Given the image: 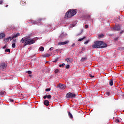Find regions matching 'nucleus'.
<instances>
[{
  "label": "nucleus",
  "mask_w": 124,
  "mask_h": 124,
  "mask_svg": "<svg viewBox=\"0 0 124 124\" xmlns=\"http://www.w3.org/2000/svg\"><path fill=\"white\" fill-rule=\"evenodd\" d=\"M6 45H5L3 47V49H5V48H6Z\"/></svg>",
  "instance_id": "nucleus-47"
},
{
  "label": "nucleus",
  "mask_w": 124,
  "mask_h": 124,
  "mask_svg": "<svg viewBox=\"0 0 124 124\" xmlns=\"http://www.w3.org/2000/svg\"><path fill=\"white\" fill-rule=\"evenodd\" d=\"M64 65H65V64L64 63H63L62 64H60V65H59V67H62H62L64 66Z\"/></svg>",
  "instance_id": "nucleus-26"
},
{
  "label": "nucleus",
  "mask_w": 124,
  "mask_h": 124,
  "mask_svg": "<svg viewBox=\"0 0 124 124\" xmlns=\"http://www.w3.org/2000/svg\"><path fill=\"white\" fill-rule=\"evenodd\" d=\"M3 3V0H0V4H2Z\"/></svg>",
  "instance_id": "nucleus-36"
},
{
  "label": "nucleus",
  "mask_w": 124,
  "mask_h": 124,
  "mask_svg": "<svg viewBox=\"0 0 124 124\" xmlns=\"http://www.w3.org/2000/svg\"><path fill=\"white\" fill-rule=\"evenodd\" d=\"M8 7V5H6V7Z\"/></svg>",
  "instance_id": "nucleus-52"
},
{
  "label": "nucleus",
  "mask_w": 124,
  "mask_h": 124,
  "mask_svg": "<svg viewBox=\"0 0 124 124\" xmlns=\"http://www.w3.org/2000/svg\"><path fill=\"white\" fill-rule=\"evenodd\" d=\"M50 102H49V101L47 100H45L44 101V105H46V106H49V104Z\"/></svg>",
  "instance_id": "nucleus-11"
},
{
  "label": "nucleus",
  "mask_w": 124,
  "mask_h": 124,
  "mask_svg": "<svg viewBox=\"0 0 124 124\" xmlns=\"http://www.w3.org/2000/svg\"><path fill=\"white\" fill-rule=\"evenodd\" d=\"M7 67V64L5 63H1L0 64V70H4L5 68Z\"/></svg>",
  "instance_id": "nucleus-5"
},
{
  "label": "nucleus",
  "mask_w": 124,
  "mask_h": 124,
  "mask_svg": "<svg viewBox=\"0 0 124 124\" xmlns=\"http://www.w3.org/2000/svg\"><path fill=\"white\" fill-rule=\"evenodd\" d=\"M82 32H83V30H81L80 33L77 34V36H78V35H80V34H81V33H82Z\"/></svg>",
  "instance_id": "nucleus-32"
},
{
  "label": "nucleus",
  "mask_w": 124,
  "mask_h": 124,
  "mask_svg": "<svg viewBox=\"0 0 124 124\" xmlns=\"http://www.w3.org/2000/svg\"><path fill=\"white\" fill-rule=\"evenodd\" d=\"M124 32V31H122V32H120V33H123Z\"/></svg>",
  "instance_id": "nucleus-50"
},
{
  "label": "nucleus",
  "mask_w": 124,
  "mask_h": 124,
  "mask_svg": "<svg viewBox=\"0 0 124 124\" xmlns=\"http://www.w3.org/2000/svg\"><path fill=\"white\" fill-rule=\"evenodd\" d=\"M58 87L62 90H64V89H65V88H66L65 85L64 84H60L58 86Z\"/></svg>",
  "instance_id": "nucleus-9"
},
{
  "label": "nucleus",
  "mask_w": 124,
  "mask_h": 124,
  "mask_svg": "<svg viewBox=\"0 0 124 124\" xmlns=\"http://www.w3.org/2000/svg\"><path fill=\"white\" fill-rule=\"evenodd\" d=\"M85 38H86V37L84 36L82 38H80L79 39L78 41H82V40H84V39H85Z\"/></svg>",
  "instance_id": "nucleus-24"
},
{
  "label": "nucleus",
  "mask_w": 124,
  "mask_h": 124,
  "mask_svg": "<svg viewBox=\"0 0 124 124\" xmlns=\"http://www.w3.org/2000/svg\"><path fill=\"white\" fill-rule=\"evenodd\" d=\"M20 3L22 5H26L27 2L25 0H21L20 1Z\"/></svg>",
  "instance_id": "nucleus-10"
},
{
  "label": "nucleus",
  "mask_w": 124,
  "mask_h": 124,
  "mask_svg": "<svg viewBox=\"0 0 124 124\" xmlns=\"http://www.w3.org/2000/svg\"><path fill=\"white\" fill-rule=\"evenodd\" d=\"M51 97H52V96H51V95H47V98H48V99H51Z\"/></svg>",
  "instance_id": "nucleus-28"
},
{
  "label": "nucleus",
  "mask_w": 124,
  "mask_h": 124,
  "mask_svg": "<svg viewBox=\"0 0 124 124\" xmlns=\"http://www.w3.org/2000/svg\"><path fill=\"white\" fill-rule=\"evenodd\" d=\"M42 20H43V19L42 18H39L37 21V23H40V22H41L42 21Z\"/></svg>",
  "instance_id": "nucleus-22"
},
{
  "label": "nucleus",
  "mask_w": 124,
  "mask_h": 124,
  "mask_svg": "<svg viewBox=\"0 0 124 124\" xmlns=\"http://www.w3.org/2000/svg\"><path fill=\"white\" fill-rule=\"evenodd\" d=\"M61 50H62V49L58 48V49H56L55 51H56V52H59V51H61Z\"/></svg>",
  "instance_id": "nucleus-37"
},
{
  "label": "nucleus",
  "mask_w": 124,
  "mask_h": 124,
  "mask_svg": "<svg viewBox=\"0 0 124 124\" xmlns=\"http://www.w3.org/2000/svg\"><path fill=\"white\" fill-rule=\"evenodd\" d=\"M35 41L33 39H31L30 37H24L22 38L20 40V43L21 44H23V46L25 47L27 46V45H31V44H33Z\"/></svg>",
  "instance_id": "nucleus-1"
},
{
  "label": "nucleus",
  "mask_w": 124,
  "mask_h": 124,
  "mask_svg": "<svg viewBox=\"0 0 124 124\" xmlns=\"http://www.w3.org/2000/svg\"><path fill=\"white\" fill-rule=\"evenodd\" d=\"M29 77H31V75H29Z\"/></svg>",
  "instance_id": "nucleus-51"
},
{
  "label": "nucleus",
  "mask_w": 124,
  "mask_h": 124,
  "mask_svg": "<svg viewBox=\"0 0 124 124\" xmlns=\"http://www.w3.org/2000/svg\"><path fill=\"white\" fill-rule=\"evenodd\" d=\"M18 36H20V33H17L16 34L14 35L12 38H15L16 37H18Z\"/></svg>",
  "instance_id": "nucleus-13"
},
{
  "label": "nucleus",
  "mask_w": 124,
  "mask_h": 124,
  "mask_svg": "<svg viewBox=\"0 0 124 124\" xmlns=\"http://www.w3.org/2000/svg\"><path fill=\"white\" fill-rule=\"evenodd\" d=\"M74 46H75V44H73L72 45V47H74Z\"/></svg>",
  "instance_id": "nucleus-48"
},
{
  "label": "nucleus",
  "mask_w": 124,
  "mask_h": 124,
  "mask_svg": "<svg viewBox=\"0 0 124 124\" xmlns=\"http://www.w3.org/2000/svg\"><path fill=\"white\" fill-rule=\"evenodd\" d=\"M50 56H51V54L47 53L46 54H45V56L46 57V58H49V57H50Z\"/></svg>",
  "instance_id": "nucleus-21"
},
{
  "label": "nucleus",
  "mask_w": 124,
  "mask_h": 124,
  "mask_svg": "<svg viewBox=\"0 0 124 124\" xmlns=\"http://www.w3.org/2000/svg\"><path fill=\"white\" fill-rule=\"evenodd\" d=\"M58 62V59H55V61H53V62Z\"/></svg>",
  "instance_id": "nucleus-45"
},
{
  "label": "nucleus",
  "mask_w": 124,
  "mask_h": 124,
  "mask_svg": "<svg viewBox=\"0 0 124 124\" xmlns=\"http://www.w3.org/2000/svg\"><path fill=\"white\" fill-rule=\"evenodd\" d=\"M39 50L41 51V52H43L44 51V47L43 46H40L39 48Z\"/></svg>",
  "instance_id": "nucleus-14"
},
{
  "label": "nucleus",
  "mask_w": 124,
  "mask_h": 124,
  "mask_svg": "<svg viewBox=\"0 0 124 124\" xmlns=\"http://www.w3.org/2000/svg\"><path fill=\"white\" fill-rule=\"evenodd\" d=\"M69 67H70V66L68 64V65H66L65 68H66V69H68V68H69Z\"/></svg>",
  "instance_id": "nucleus-30"
},
{
  "label": "nucleus",
  "mask_w": 124,
  "mask_h": 124,
  "mask_svg": "<svg viewBox=\"0 0 124 124\" xmlns=\"http://www.w3.org/2000/svg\"><path fill=\"white\" fill-rule=\"evenodd\" d=\"M10 101L11 102H13L14 101V100L12 99H10Z\"/></svg>",
  "instance_id": "nucleus-46"
},
{
  "label": "nucleus",
  "mask_w": 124,
  "mask_h": 124,
  "mask_svg": "<svg viewBox=\"0 0 124 124\" xmlns=\"http://www.w3.org/2000/svg\"><path fill=\"white\" fill-rule=\"evenodd\" d=\"M46 92H50V91H51V88H47L46 89Z\"/></svg>",
  "instance_id": "nucleus-34"
},
{
  "label": "nucleus",
  "mask_w": 124,
  "mask_h": 124,
  "mask_svg": "<svg viewBox=\"0 0 124 124\" xmlns=\"http://www.w3.org/2000/svg\"><path fill=\"white\" fill-rule=\"evenodd\" d=\"M26 73H28V74H31V71H28L26 72Z\"/></svg>",
  "instance_id": "nucleus-33"
},
{
  "label": "nucleus",
  "mask_w": 124,
  "mask_h": 124,
  "mask_svg": "<svg viewBox=\"0 0 124 124\" xmlns=\"http://www.w3.org/2000/svg\"><path fill=\"white\" fill-rule=\"evenodd\" d=\"M107 47V44L104 43L102 41H97L94 42V44L92 45V48L94 49L101 48L103 49L104 48H106Z\"/></svg>",
  "instance_id": "nucleus-2"
},
{
  "label": "nucleus",
  "mask_w": 124,
  "mask_h": 124,
  "mask_svg": "<svg viewBox=\"0 0 124 124\" xmlns=\"http://www.w3.org/2000/svg\"><path fill=\"white\" fill-rule=\"evenodd\" d=\"M76 97V94L70 92L67 93L66 95V98H75Z\"/></svg>",
  "instance_id": "nucleus-4"
},
{
  "label": "nucleus",
  "mask_w": 124,
  "mask_h": 124,
  "mask_svg": "<svg viewBox=\"0 0 124 124\" xmlns=\"http://www.w3.org/2000/svg\"><path fill=\"white\" fill-rule=\"evenodd\" d=\"M99 38H102L104 36V35L103 34H101L98 35Z\"/></svg>",
  "instance_id": "nucleus-23"
},
{
  "label": "nucleus",
  "mask_w": 124,
  "mask_h": 124,
  "mask_svg": "<svg viewBox=\"0 0 124 124\" xmlns=\"http://www.w3.org/2000/svg\"><path fill=\"white\" fill-rule=\"evenodd\" d=\"M5 52L6 53H10V49L9 48H6L5 50Z\"/></svg>",
  "instance_id": "nucleus-20"
},
{
  "label": "nucleus",
  "mask_w": 124,
  "mask_h": 124,
  "mask_svg": "<svg viewBox=\"0 0 124 124\" xmlns=\"http://www.w3.org/2000/svg\"><path fill=\"white\" fill-rule=\"evenodd\" d=\"M113 30L114 31H121V26L119 25H116L114 28Z\"/></svg>",
  "instance_id": "nucleus-6"
},
{
  "label": "nucleus",
  "mask_w": 124,
  "mask_h": 124,
  "mask_svg": "<svg viewBox=\"0 0 124 124\" xmlns=\"http://www.w3.org/2000/svg\"><path fill=\"white\" fill-rule=\"evenodd\" d=\"M65 61L67 62L68 63H71L72 62H73V60L72 58H67L65 60Z\"/></svg>",
  "instance_id": "nucleus-8"
},
{
  "label": "nucleus",
  "mask_w": 124,
  "mask_h": 124,
  "mask_svg": "<svg viewBox=\"0 0 124 124\" xmlns=\"http://www.w3.org/2000/svg\"><path fill=\"white\" fill-rule=\"evenodd\" d=\"M115 122L116 123H120V120H119V119H116L115 120Z\"/></svg>",
  "instance_id": "nucleus-38"
},
{
  "label": "nucleus",
  "mask_w": 124,
  "mask_h": 124,
  "mask_svg": "<svg viewBox=\"0 0 124 124\" xmlns=\"http://www.w3.org/2000/svg\"><path fill=\"white\" fill-rule=\"evenodd\" d=\"M85 29H88V28H89V26L88 25H85Z\"/></svg>",
  "instance_id": "nucleus-41"
},
{
  "label": "nucleus",
  "mask_w": 124,
  "mask_h": 124,
  "mask_svg": "<svg viewBox=\"0 0 124 124\" xmlns=\"http://www.w3.org/2000/svg\"><path fill=\"white\" fill-rule=\"evenodd\" d=\"M69 42V41H66L65 42H61L58 43V45H65V44H67Z\"/></svg>",
  "instance_id": "nucleus-7"
},
{
  "label": "nucleus",
  "mask_w": 124,
  "mask_h": 124,
  "mask_svg": "<svg viewBox=\"0 0 124 124\" xmlns=\"http://www.w3.org/2000/svg\"><path fill=\"white\" fill-rule=\"evenodd\" d=\"M16 43V39H14L13 41V43Z\"/></svg>",
  "instance_id": "nucleus-42"
},
{
  "label": "nucleus",
  "mask_w": 124,
  "mask_h": 124,
  "mask_svg": "<svg viewBox=\"0 0 124 124\" xmlns=\"http://www.w3.org/2000/svg\"><path fill=\"white\" fill-rule=\"evenodd\" d=\"M105 95H107V96H109L110 95V93L109 92H107L106 94H105Z\"/></svg>",
  "instance_id": "nucleus-27"
},
{
  "label": "nucleus",
  "mask_w": 124,
  "mask_h": 124,
  "mask_svg": "<svg viewBox=\"0 0 124 124\" xmlns=\"http://www.w3.org/2000/svg\"><path fill=\"white\" fill-rule=\"evenodd\" d=\"M43 98L46 99V98H47V95L44 96Z\"/></svg>",
  "instance_id": "nucleus-40"
},
{
  "label": "nucleus",
  "mask_w": 124,
  "mask_h": 124,
  "mask_svg": "<svg viewBox=\"0 0 124 124\" xmlns=\"http://www.w3.org/2000/svg\"><path fill=\"white\" fill-rule=\"evenodd\" d=\"M52 49H53V47H50L49 48L50 51H52V50H53Z\"/></svg>",
  "instance_id": "nucleus-49"
},
{
  "label": "nucleus",
  "mask_w": 124,
  "mask_h": 124,
  "mask_svg": "<svg viewBox=\"0 0 124 124\" xmlns=\"http://www.w3.org/2000/svg\"><path fill=\"white\" fill-rule=\"evenodd\" d=\"M55 73H59V69H56L55 70Z\"/></svg>",
  "instance_id": "nucleus-35"
},
{
  "label": "nucleus",
  "mask_w": 124,
  "mask_h": 124,
  "mask_svg": "<svg viewBox=\"0 0 124 124\" xmlns=\"http://www.w3.org/2000/svg\"><path fill=\"white\" fill-rule=\"evenodd\" d=\"M4 37H5V34H4V33H0V39H1Z\"/></svg>",
  "instance_id": "nucleus-12"
},
{
  "label": "nucleus",
  "mask_w": 124,
  "mask_h": 124,
  "mask_svg": "<svg viewBox=\"0 0 124 124\" xmlns=\"http://www.w3.org/2000/svg\"><path fill=\"white\" fill-rule=\"evenodd\" d=\"M80 61L82 62H85V61H87V57H83L81 58Z\"/></svg>",
  "instance_id": "nucleus-16"
},
{
  "label": "nucleus",
  "mask_w": 124,
  "mask_h": 124,
  "mask_svg": "<svg viewBox=\"0 0 124 124\" xmlns=\"http://www.w3.org/2000/svg\"><path fill=\"white\" fill-rule=\"evenodd\" d=\"M8 38L9 39V40H11L12 39H13V38H12V37H9Z\"/></svg>",
  "instance_id": "nucleus-39"
},
{
  "label": "nucleus",
  "mask_w": 124,
  "mask_h": 124,
  "mask_svg": "<svg viewBox=\"0 0 124 124\" xmlns=\"http://www.w3.org/2000/svg\"><path fill=\"white\" fill-rule=\"evenodd\" d=\"M31 24H34V25H36V24H38L37 21H36L35 20H31Z\"/></svg>",
  "instance_id": "nucleus-18"
},
{
  "label": "nucleus",
  "mask_w": 124,
  "mask_h": 124,
  "mask_svg": "<svg viewBox=\"0 0 124 124\" xmlns=\"http://www.w3.org/2000/svg\"><path fill=\"white\" fill-rule=\"evenodd\" d=\"M90 77H91V78H93V77H94V76H93L92 75H90Z\"/></svg>",
  "instance_id": "nucleus-44"
},
{
  "label": "nucleus",
  "mask_w": 124,
  "mask_h": 124,
  "mask_svg": "<svg viewBox=\"0 0 124 124\" xmlns=\"http://www.w3.org/2000/svg\"><path fill=\"white\" fill-rule=\"evenodd\" d=\"M76 13H77V10L70 9L66 13L65 16L67 18H71L76 15Z\"/></svg>",
  "instance_id": "nucleus-3"
},
{
  "label": "nucleus",
  "mask_w": 124,
  "mask_h": 124,
  "mask_svg": "<svg viewBox=\"0 0 124 124\" xmlns=\"http://www.w3.org/2000/svg\"><path fill=\"white\" fill-rule=\"evenodd\" d=\"M47 28H49V29H51V28L52 27V25L51 24H48V26H46Z\"/></svg>",
  "instance_id": "nucleus-31"
},
{
  "label": "nucleus",
  "mask_w": 124,
  "mask_h": 124,
  "mask_svg": "<svg viewBox=\"0 0 124 124\" xmlns=\"http://www.w3.org/2000/svg\"><path fill=\"white\" fill-rule=\"evenodd\" d=\"M4 41H5V42H8V41H9V39H8V38H7L4 39Z\"/></svg>",
  "instance_id": "nucleus-29"
},
{
  "label": "nucleus",
  "mask_w": 124,
  "mask_h": 124,
  "mask_svg": "<svg viewBox=\"0 0 124 124\" xmlns=\"http://www.w3.org/2000/svg\"><path fill=\"white\" fill-rule=\"evenodd\" d=\"M113 79H111L109 81V84L110 85V86H113Z\"/></svg>",
  "instance_id": "nucleus-19"
},
{
  "label": "nucleus",
  "mask_w": 124,
  "mask_h": 124,
  "mask_svg": "<svg viewBox=\"0 0 124 124\" xmlns=\"http://www.w3.org/2000/svg\"><path fill=\"white\" fill-rule=\"evenodd\" d=\"M88 43H89V40L86 41L84 43V44H88Z\"/></svg>",
  "instance_id": "nucleus-43"
},
{
  "label": "nucleus",
  "mask_w": 124,
  "mask_h": 124,
  "mask_svg": "<svg viewBox=\"0 0 124 124\" xmlns=\"http://www.w3.org/2000/svg\"><path fill=\"white\" fill-rule=\"evenodd\" d=\"M12 46L13 48H15V47H16V44L13 43V44L12 45Z\"/></svg>",
  "instance_id": "nucleus-25"
},
{
  "label": "nucleus",
  "mask_w": 124,
  "mask_h": 124,
  "mask_svg": "<svg viewBox=\"0 0 124 124\" xmlns=\"http://www.w3.org/2000/svg\"><path fill=\"white\" fill-rule=\"evenodd\" d=\"M5 94V91H0V95H4Z\"/></svg>",
  "instance_id": "nucleus-17"
},
{
  "label": "nucleus",
  "mask_w": 124,
  "mask_h": 124,
  "mask_svg": "<svg viewBox=\"0 0 124 124\" xmlns=\"http://www.w3.org/2000/svg\"><path fill=\"white\" fill-rule=\"evenodd\" d=\"M68 114L69 117L71 118V119H73V116L72 115V114L70 113V112H68Z\"/></svg>",
  "instance_id": "nucleus-15"
}]
</instances>
